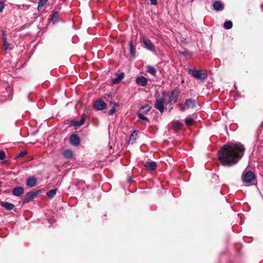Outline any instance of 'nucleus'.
I'll return each instance as SVG.
<instances>
[{"instance_id":"41","label":"nucleus","mask_w":263,"mask_h":263,"mask_svg":"<svg viewBox=\"0 0 263 263\" xmlns=\"http://www.w3.org/2000/svg\"><path fill=\"white\" fill-rule=\"evenodd\" d=\"M129 138V140H130L132 139V134L130 135Z\"/></svg>"},{"instance_id":"9","label":"nucleus","mask_w":263,"mask_h":263,"mask_svg":"<svg viewBox=\"0 0 263 263\" xmlns=\"http://www.w3.org/2000/svg\"><path fill=\"white\" fill-rule=\"evenodd\" d=\"M143 43L144 45V47L148 50L152 51H155V47L149 39L143 37Z\"/></svg>"},{"instance_id":"29","label":"nucleus","mask_w":263,"mask_h":263,"mask_svg":"<svg viewBox=\"0 0 263 263\" xmlns=\"http://www.w3.org/2000/svg\"><path fill=\"white\" fill-rule=\"evenodd\" d=\"M3 45H4V47L5 48V50H8V49H11L10 44L7 43V41L5 42H3Z\"/></svg>"},{"instance_id":"19","label":"nucleus","mask_w":263,"mask_h":263,"mask_svg":"<svg viewBox=\"0 0 263 263\" xmlns=\"http://www.w3.org/2000/svg\"><path fill=\"white\" fill-rule=\"evenodd\" d=\"M124 74L123 72L119 73L116 78L112 79V83L113 84H118L124 78Z\"/></svg>"},{"instance_id":"12","label":"nucleus","mask_w":263,"mask_h":263,"mask_svg":"<svg viewBox=\"0 0 263 263\" xmlns=\"http://www.w3.org/2000/svg\"><path fill=\"white\" fill-rule=\"evenodd\" d=\"M197 102L195 99H188L185 101L184 105L187 108H193L196 105Z\"/></svg>"},{"instance_id":"6","label":"nucleus","mask_w":263,"mask_h":263,"mask_svg":"<svg viewBox=\"0 0 263 263\" xmlns=\"http://www.w3.org/2000/svg\"><path fill=\"white\" fill-rule=\"evenodd\" d=\"M179 95V89L178 88H175L170 93V96L169 97V101L168 103L172 105L173 104H175L177 102L178 100V97Z\"/></svg>"},{"instance_id":"31","label":"nucleus","mask_w":263,"mask_h":263,"mask_svg":"<svg viewBox=\"0 0 263 263\" xmlns=\"http://www.w3.org/2000/svg\"><path fill=\"white\" fill-rule=\"evenodd\" d=\"M27 155V152L26 151H21L18 155H17V157H23Z\"/></svg>"},{"instance_id":"34","label":"nucleus","mask_w":263,"mask_h":263,"mask_svg":"<svg viewBox=\"0 0 263 263\" xmlns=\"http://www.w3.org/2000/svg\"><path fill=\"white\" fill-rule=\"evenodd\" d=\"M151 4L156 5L158 4V0H149Z\"/></svg>"},{"instance_id":"35","label":"nucleus","mask_w":263,"mask_h":263,"mask_svg":"<svg viewBox=\"0 0 263 263\" xmlns=\"http://www.w3.org/2000/svg\"><path fill=\"white\" fill-rule=\"evenodd\" d=\"M178 106L180 107V110L181 111H183L185 110V107L184 106H182V105L179 104H178Z\"/></svg>"},{"instance_id":"14","label":"nucleus","mask_w":263,"mask_h":263,"mask_svg":"<svg viewBox=\"0 0 263 263\" xmlns=\"http://www.w3.org/2000/svg\"><path fill=\"white\" fill-rule=\"evenodd\" d=\"M37 183V179L34 177H30L27 179L26 184L29 187H34Z\"/></svg>"},{"instance_id":"27","label":"nucleus","mask_w":263,"mask_h":263,"mask_svg":"<svg viewBox=\"0 0 263 263\" xmlns=\"http://www.w3.org/2000/svg\"><path fill=\"white\" fill-rule=\"evenodd\" d=\"M48 0H39L37 5V9H41L48 2Z\"/></svg>"},{"instance_id":"17","label":"nucleus","mask_w":263,"mask_h":263,"mask_svg":"<svg viewBox=\"0 0 263 263\" xmlns=\"http://www.w3.org/2000/svg\"><path fill=\"white\" fill-rule=\"evenodd\" d=\"M23 192L24 189L21 186L14 187L12 191L13 195L17 197L21 196Z\"/></svg>"},{"instance_id":"40","label":"nucleus","mask_w":263,"mask_h":263,"mask_svg":"<svg viewBox=\"0 0 263 263\" xmlns=\"http://www.w3.org/2000/svg\"><path fill=\"white\" fill-rule=\"evenodd\" d=\"M132 52H133V57L134 52H135V51H134V50L133 49Z\"/></svg>"},{"instance_id":"38","label":"nucleus","mask_w":263,"mask_h":263,"mask_svg":"<svg viewBox=\"0 0 263 263\" xmlns=\"http://www.w3.org/2000/svg\"><path fill=\"white\" fill-rule=\"evenodd\" d=\"M180 53H181V54H182L183 55H187V54L190 55V54H187V52H186V51H181V52H180Z\"/></svg>"},{"instance_id":"23","label":"nucleus","mask_w":263,"mask_h":263,"mask_svg":"<svg viewBox=\"0 0 263 263\" xmlns=\"http://www.w3.org/2000/svg\"><path fill=\"white\" fill-rule=\"evenodd\" d=\"M146 71L147 72L151 74L152 75H153L154 76H156V70L154 67L150 66V65L147 66Z\"/></svg>"},{"instance_id":"5","label":"nucleus","mask_w":263,"mask_h":263,"mask_svg":"<svg viewBox=\"0 0 263 263\" xmlns=\"http://www.w3.org/2000/svg\"><path fill=\"white\" fill-rule=\"evenodd\" d=\"M166 99L164 97L158 99L156 100L155 107L158 109L161 113L164 111V104Z\"/></svg>"},{"instance_id":"39","label":"nucleus","mask_w":263,"mask_h":263,"mask_svg":"<svg viewBox=\"0 0 263 263\" xmlns=\"http://www.w3.org/2000/svg\"><path fill=\"white\" fill-rule=\"evenodd\" d=\"M132 180V177H129L128 178H127V181L128 182H129L130 181Z\"/></svg>"},{"instance_id":"26","label":"nucleus","mask_w":263,"mask_h":263,"mask_svg":"<svg viewBox=\"0 0 263 263\" xmlns=\"http://www.w3.org/2000/svg\"><path fill=\"white\" fill-rule=\"evenodd\" d=\"M232 26L233 24L231 21H226L223 24L224 28L226 29H230L232 28Z\"/></svg>"},{"instance_id":"28","label":"nucleus","mask_w":263,"mask_h":263,"mask_svg":"<svg viewBox=\"0 0 263 263\" xmlns=\"http://www.w3.org/2000/svg\"><path fill=\"white\" fill-rule=\"evenodd\" d=\"M185 123L187 126H191L194 123V120L191 118H186L185 119Z\"/></svg>"},{"instance_id":"13","label":"nucleus","mask_w":263,"mask_h":263,"mask_svg":"<svg viewBox=\"0 0 263 263\" xmlns=\"http://www.w3.org/2000/svg\"><path fill=\"white\" fill-rule=\"evenodd\" d=\"M136 82L139 85L144 86L146 85L147 83V80L144 77L139 76L136 78Z\"/></svg>"},{"instance_id":"18","label":"nucleus","mask_w":263,"mask_h":263,"mask_svg":"<svg viewBox=\"0 0 263 263\" xmlns=\"http://www.w3.org/2000/svg\"><path fill=\"white\" fill-rule=\"evenodd\" d=\"M144 166L147 168L149 170L153 171L156 169L157 164L154 162H146L144 165Z\"/></svg>"},{"instance_id":"36","label":"nucleus","mask_w":263,"mask_h":263,"mask_svg":"<svg viewBox=\"0 0 263 263\" xmlns=\"http://www.w3.org/2000/svg\"><path fill=\"white\" fill-rule=\"evenodd\" d=\"M129 46V51L132 53V41H130L128 43Z\"/></svg>"},{"instance_id":"16","label":"nucleus","mask_w":263,"mask_h":263,"mask_svg":"<svg viewBox=\"0 0 263 263\" xmlns=\"http://www.w3.org/2000/svg\"><path fill=\"white\" fill-rule=\"evenodd\" d=\"M63 155L66 159H72L73 157V152L70 149H66L63 152Z\"/></svg>"},{"instance_id":"24","label":"nucleus","mask_w":263,"mask_h":263,"mask_svg":"<svg viewBox=\"0 0 263 263\" xmlns=\"http://www.w3.org/2000/svg\"><path fill=\"white\" fill-rule=\"evenodd\" d=\"M57 191V189H52L50 190L49 192L47 193V197L50 199L53 198L55 195L56 194Z\"/></svg>"},{"instance_id":"20","label":"nucleus","mask_w":263,"mask_h":263,"mask_svg":"<svg viewBox=\"0 0 263 263\" xmlns=\"http://www.w3.org/2000/svg\"><path fill=\"white\" fill-rule=\"evenodd\" d=\"M0 204L7 210H11L14 208V205L7 202H2Z\"/></svg>"},{"instance_id":"33","label":"nucleus","mask_w":263,"mask_h":263,"mask_svg":"<svg viewBox=\"0 0 263 263\" xmlns=\"http://www.w3.org/2000/svg\"><path fill=\"white\" fill-rule=\"evenodd\" d=\"M5 7V4L3 2H0V12H2Z\"/></svg>"},{"instance_id":"37","label":"nucleus","mask_w":263,"mask_h":263,"mask_svg":"<svg viewBox=\"0 0 263 263\" xmlns=\"http://www.w3.org/2000/svg\"><path fill=\"white\" fill-rule=\"evenodd\" d=\"M138 132V131L137 130H134V132H133V137H134L135 136H137Z\"/></svg>"},{"instance_id":"15","label":"nucleus","mask_w":263,"mask_h":263,"mask_svg":"<svg viewBox=\"0 0 263 263\" xmlns=\"http://www.w3.org/2000/svg\"><path fill=\"white\" fill-rule=\"evenodd\" d=\"M213 9L216 11H221L224 9V5L221 1H217L213 4Z\"/></svg>"},{"instance_id":"30","label":"nucleus","mask_w":263,"mask_h":263,"mask_svg":"<svg viewBox=\"0 0 263 263\" xmlns=\"http://www.w3.org/2000/svg\"><path fill=\"white\" fill-rule=\"evenodd\" d=\"M6 158L5 153L3 151H0V160H3Z\"/></svg>"},{"instance_id":"8","label":"nucleus","mask_w":263,"mask_h":263,"mask_svg":"<svg viewBox=\"0 0 263 263\" xmlns=\"http://www.w3.org/2000/svg\"><path fill=\"white\" fill-rule=\"evenodd\" d=\"M86 120V116L85 114H83L81 116V120L79 121L72 120L70 121V125L75 127H80L84 124L85 120Z\"/></svg>"},{"instance_id":"7","label":"nucleus","mask_w":263,"mask_h":263,"mask_svg":"<svg viewBox=\"0 0 263 263\" xmlns=\"http://www.w3.org/2000/svg\"><path fill=\"white\" fill-rule=\"evenodd\" d=\"M106 104L101 100H98L95 102L93 108L97 110H102L105 108Z\"/></svg>"},{"instance_id":"3","label":"nucleus","mask_w":263,"mask_h":263,"mask_svg":"<svg viewBox=\"0 0 263 263\" xmlns=\"http://www.w3.org/2000/svg\"><path fill=\"white\" fill-rule=\"evenodd\" d=\"M189 73L193 77L201 81H204L208 77L205 73L202 72L201 70H199L190 69Z\"/></svg>"},{"instance_id":"2","label":"nucleus","mask_w":263,"mask_h":263,"mask_svg":"<svg viewBox=\"0 0 263 263\" xmlns=\"http://www.w3.org/2000/svg\"><path fill=\"white\" fill-rule=\"evenodd\" d=\"M151 109L152 107L149 105H145L141 106L138 113L139 118L146 122H148L149 120L147 118L144 116V115L147 114Z\"/></svg>"},{"instance_id":"22","label":"nucleus","mask_w":263,"mask_h":263,"mask_svg":"<svg viewBox=\"0 0 263 263\" xmlns=\"http://www.w3.org/2000/svg\"><path fill=\"white\" fill-rule=\"evenodd\" d=\"M172 126L175 130H179L182 128L183 124L179 121H176L173 123Z\"/></svg>"},{"instance_id":"4","label":"nucleus","mask_w":263,"mask_h":263,"mask_svg":"<svg viewBox=\"0 0 263 263\" xmlns=\"http://www.w3.org/2000/svg\"><path fill=\"white\" fill-rule=\"evenodd\" d=\"M255 179V175L253 172L248 171L244 173L242 176V180L246 183H249L254 181Z\"/></svg>"},{"instance_id":"21","label":"nucleus","mask_w":263,"mask_h":263,"mask_svg":"<svg viewBox=\"0 0 263 263\" xmlns=\"http://www.w3.org/2000/svg\"><path fill=\"white\" fill-rule=\"evenodd\" d=\"M59 18V12L58 11H54L51 16L50 20L52 22V23L55 24V23L58 22Z\"/></svg>"},{"instance_id":"10","label":"nucleus","mask_w":263,"mask_h":263,"mask_svg":"<svg viewBox=\"0 0 263 263\" xmlns=\"http://www.w3.org/2000/svg\"><path fill=\"white\" fill-rule=\"evenodd\" d=\"M69 140L71 144L74 146H78L80 143V138L77 134L71 135Z\"/></svg>"},{"instance_id":"25","label":"nucleus","mask_w":263,"mask_h":263,"mask_svg":"<svg viewBox=\"0 0 263 263\" xmlns=\"http://www.w3.org/2000/svg\"><path fill=\"white\" fill-rule=\"evenodd\" d=\"M110 105L112 106V108L109 111V115H113L115 113L116 110V107L118 106V105L117 103H115V102H111L110 103Z\"/></svg>"},{"instance_id":"11","label":"nucleus","mask_w":263,"mask_h":263,"mask_svg":"<svg viewBox=\"0 0 263 263\" xmlns=\"http://www.w3.org/2000/svg\"><path fill=\"white\" fill-rule=\"evenodd\" d=\"M38 194V192H29L27 194L24 200V202L25 203H28L31 201L33 199L37 197Z\"/></svg>"},{"instance_id":"32","label":"nucleus","mask_w":263,"mask_h":263,"mask_svg":"<svg viewBox=\"0 0 263 263\" xmlns=\"http://www.w3.org/2000/svg\"><path fill=\"white\" fill-rule=\"evenodd\" d=\"M2 39L3 42L7 41V36L6 32L4 30L2 31Z\"/></svg>"},{"instance_id":"1","label":"nucleus","mask_w":263,"mask_h":263,"mask_svg":"<svg viewBox=\"0 0 263 263\" xmlns=\"http://www.w3.org/2000/svg\"><path fill=\"white\" fill-rule=\"evenodd\" d=\"M245 147L240 143H229L218 151V159L224 166L236 164L243 157Z\"/></svg>"}]
</instances>
